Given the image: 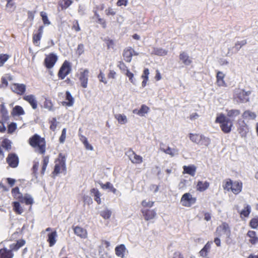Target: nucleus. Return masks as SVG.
Masks as SVG:
<instances>
[{"mask_svg":"<svg viewBox=\"0 0 258 258\" xmlns=\"http://www.w3.org/2000/svg\"><path fill=\"white\" fill-rule=\"evenodd\" d=\"M29 144L35 151L40 154L43 155L46 152V141L44 138L35 134L31 137L28 140Z\"/></svg>","mask_w":258,"mask_h":258,"instance_id":"nucleus-1","label":"nucleus"},{"mask_svg":"<svg viewBox=\"0 0 258 258\" xmlns=\"http://www.w3.org/2000/svg\"><path fill=\"white\" fill-rule=\"evenodd\" d=\"M222 187L225 190L238 195L242 191L243 183L240 180L233 181L230 178H227L223 181Z\"/></svg>","mask_w":258,"mask_h":258,"instance_id":"nucleus-2","label":"nucleus"},{"mask_svg":"<svg viewBox=\"0 0 258 258\" xmlns=\"http://www.w3.org/2000/svg\"><path fill=\"white\" fill-rule=\"evenodd\" d=\"M215 122L220 124L221 131L225 134L229 133L233 125V120L222 113L216 117Z\"/></svg>","mask_w":258,"mask_h":258,"instance_id":"nucleus-3","label":"nucleus"},{"mask_svg":"<svg viewBox=\"0 0 258 258\" xmlns=\"http://www.w3.org/2000/svg\"><path fill=\"white\" fill-rule=\"evenodd\" d=\"M66 155L63 153H59L54 162L55 166L52 172L54 175H57L62 172L66 171Z\"/></svg>","mask_w":258,"mask_h":258,"instance_id":"nucleus-4","label":"nucleus"},{"mask_svg":"<svg viewBox=\"0 0 258 258\" xmlns=\"http://www.w3.org/2000/svg\"><path fill=\"white\" fill-rule=\"evenodd\" d=\"M188 137L192 142L200 146L208 147L211 142L209 138L199 134L189 133Z\"/></svg>","mask_w":258,"mask_h":258,"instance_id":"nucleus-5","label":"nucleus"},{"mask_svg":"<svg viewBox=\"0 0 258 258\" xmlns=\"http://www.w3.org/2000/svg\"><path fill=\"white\" fill-rule=\"evenodd\" d=\"M250 94V91H245L243 89H236L234 92L233 98L238 103H245L249 101L248 96Z\"/></svg>","mask_w":258,"mask_h":258,"instance_id":"nucleus-6","label":"nucleus"},{"mask_svg":"<svg viewBox=\"0 0 258 258\" xmlns=\"http://www.w3.org/2000/svg\"><path fill=\"white\" fill-rule=\"evenodd\" d=\"M223 234L230 238L231 229L229 224L226 222H223L220 225L216 228L215 235L218 237H221Z\"/></svg>","mask_w":258,"mask_h":258,"instance_id":"nucleus-7","label":"nucleus"},{"mask_svg":"<svg viewBox=\"0 0 258 258\" xmlns=\"http://www.w3.org/2000/svg\"><path fill=\"white\" fill-rule=\"evenodd\" d=\"M197 202V198L192 197L189 192L184 194L180 199V203L185 207H190Z\"/></svg>","mask_w":258,"mask_h":258,"instance_id":"nucleus-8","label":"nucleus"},{"mask_svg":"<svg viewBox=\"0 0 258 258\" xmlns=\"http://www.w3.org/2000/svg\"><path fill=\"white\" fill-rule=\"evenodd\" d=\"M130 160L135 164H140L143 161V157L140 155H137L132 149H129L126 152Z\"/></svg>","mask_w":258,"mask_h":258,"instance_id":"nucleus-9","label":"nucleus"},{"mask_svg":"<svg viewBox=\"0 0 258 258\" xmlns=\"http://www.w3.org/2000/svg\"><path fill=\"white\" fill-rule=\"evenodd\" d=\"M44 26H40L38 30L34 31L32 35V42L33 44L36 46H40V41L42 38Z\"/></svg>","mask_w":258,"mask_h":258,"instance_id":"nucleus-10","label":"nucleus"},{"mask_svg":"<svg viewBox=\"0 0 258 258\" xmlns=\"http://www.w3.org/2000/svg\"><path fill=\"white\" fill-rule=\"evenodd\" d=\"M237 131L241 137H246L249 132V127L244 120L239 119L237 122Z\"/></svg>","mask_w":258,"mask_h":258,"instance_id":"nucleus-11","label":"nucleus"},{"mask_svg":"<svg viewBox=\"0 0 258 258\" xmlns=\"http://www.w3.org/2000/svg\"><path fill=\"white\" fill-rule=\"evenodd\" d=\"M6 161L11 167L14 168L18 166L19 159L16 153H11L8 154Z\"/></svg>","mask_w":258,"mask_h":258,"instance_id":"nucleus-12","label":"nucleus"},{"mask_svg":"<svg viewBox=\"0 0 258 258\" xmlns=\"http://www.w3.org/2000/svg\"><path fill=\"white\" fill-rule=\"evenodd\" d=\"M10 88L12 92L17 95H23L26 92V86L23 84L13 83Z\"/></svg>","mask_w":258,"mask_h":258,"instance_id":"nucleus-13","label":"nucleus"},{"mask_svg":"<svg viewBox=\"0 0 258 258\" xmlns=\"http://www.w3.org/2000/svg\"><path fill=\"white\" fill-rule=\"evenodd\" d=\"M142 215L146 221H149L154 219L157 215L155 209L142 208L141 210Z\"/></svg>","mask_w":258,"mask_h":258,"instance_id":"nucleus-14","label":"nucleus"},{"mask_svg":"<svg viewBox=\"0 0 258 258\" xmlns=\"http://www.w3.org/2000/svg\"><path fill=\"white\" fill-rule=\"evenodd\" d=\"M88 77L89 71L88 70H84L80 72L79 79L81 83V86L83 88L87 87Z\"/></svg>","mask_w":258,"mask_h":258,"instance_id":"nucleus-15","label":"nucleus"},{"mask_svg":"<svg viewBox=\"0 0 258 258\" xmlns=\"http://www.w3.org/2000/svg\"><path fill=\"white\" fill-rule=\"evenodd\" d=\"M72 228L75 235L82 239H86L88 236V232L86 229L79 226H73Z\"/></svg>","mask_w":258,"mask_h":258,"instance_id":"nucleus-16","label":"nucleus"},{"mask_svg":"<svg viewBox=\"0 0 258 258\" xmlns=\"http://www.w3.org/2000/svg\"><path fill=\"white\" fill-rule=\"evenodd\" d=\"M134 54L137 55V53L135 52L133 48L128 47L124 49L122 55L124 60L127 62H130Z\"/></svg>","mask_w":258,"mask_h":258,"instance_id":"nucleus-17","label":"nucleus"},{"mask_svg":"<svg viewBox=\"0 0 258 258\" xmlns=\"http://www.w3.org/2000/svg\"><path fill=\"white\" fill-rule=\"evenodd\" d=\"M26 244V241L23 239H20L17 240L16 243H13L10 245V249H8L9 251L11 252L12 254H14V252L18 251L21 247L23 246Z\"/></svg>","mask_w":258,"mask_h":258,"instance_id":"nucleus-18","label":"nucleus"},{"mask_svg":"<svg viewBox=\"0 0 258 258\" xmlns=\"http://www.w3.org/2000/svg\"><path fill=\"white\" fill-rule=\"evenodd\" d=\"M23 99L28 102L33 109H37L38 107V103L34 95L32 94L24 95L23 97Z\"/></svg>","mask_w":258,"mask_h":258,"instance_id":"nucleus-19","label":"nucleus"},{"mask_svg":"<svg viewBox=\"0 0 258 258\" xmlns=\"http://www.w3.org/2000/svg\"><path fill=\"white\" fill-rule=\"evenodd\" d=\"M71 66H61L58 73V77L63 79L71 72Z\"/></svg>","mask_w":258,"mask_h":258,"instance_id":"nucleus-20","label":"nucleus"},{"mask_svg":"<svg viewBox=\"0 0 258 258\" xmlns=\"http://www.w3.org/2000/svg\"><path fill=\"white\" fill-rule=\"evenodd\" d=\"M9 119L8 112L4 104L0 105V123H3Z\"/></svg>","mask_w":258,"mask_h":258,"instance_id":"nucleus-21","label":"nucleus"},{"mask_svg":"<svg viewBox=\"0 0 258 258\" xmlns=\"http://www.w3.org/2000/svg\"><path fill=\"white\" fill-rule=\"evenodd\" d=\"M57 237V234L56 230L52 231L48 234L47 241L48 242L50 247L53 246L55 244Z\"/></svg>","mask_w":258,"mask_h":258,"instance_id":"nucleus-22","label":"nucleus"},{"mask_svg":"<svg viewBox=\"0 0 258 258\" xmlns=\"http://www.w3.org/2000/svg\"><path fill=\"white\" fill-rule=\"evenodd\" d=\"M57 59L58 57L55 54L50 53L46 55L44 59L45 64H54Z\"/></svg>","mask_w":258,"mask_h":258,"instance_id":"nucleus-23","label":"nucleus"},{"mask_svg":"<svg viewBox=\"0 0 258 258\" xmlns=\"http://www.w3.org/2000/svg\"><path fill=\"white\" fill-rule=\"evenodd\" d=\"M209 186L210 183L207 181L204 182L198 181L196 185V190L200 192H203L207 189Z\"/></svg>","mask_w":258,"mask_h":258,"instance_id":"nucleus-24","label":"nucleus"},{"mask_svg":"<svg viewBox=\"0 0 258 258\" xmlns=\"http://www.w3.org/2000/svg\"><path fill=\"white\" fill-rule=\"evenodd\" d=\"M66 101H63L61 104L63 106H72L74 103V98L72 96L71 93L67 91L66 92Z\"/></svg>","mask_w":258,"mask_h":258,"instance_id":"nucleus-25","label":"nucleus"},{"mask_svg":"<svg viewBox=\"0 0 258 258\" xmlns=\"http://www.w3.org/2000/svg\"><path fill=\"white\" fill-rule=\"evenodd\" d=\"M256 116V113L250 110H245L242 114V118L246 120H255Z\"/></svg>","mask_w":258,"mask_h":258,"instance_id":"nucleus-26","label":"nucleus"},{"mask_svg":"<svg viewBox=\"0 0 258 258\" xmlns=\"http://www.w3.org/2000/svg\"><path fill=\"white\" fill-rule=\"evenodd\" d=\"M247 236L249 238V242L252 245H254L258 242V237L254 231L249 230L247 233Z\"/></svg>","mask_w":258,"mask_h":258,"instance_id":"nucleus-27","label":"nucleus"},{"mask_svg":"<svg viewBox=\"0 0 258 258\" xmlns=\"http://www.w3.org/2000/svg\"><path fill=\"white\" fill-rule=\"evenodd\" d=\"M183 173L188 174L191 176H195L197 170V167L194 165H190L188 166H184L183 167Z\"/></svg>","mask_w":258,"mask_h":258,"instance_id":"nucleus-28","label":"nucleus"},{"mask_svg":"<svg viewBox=\"0 0 258 258\" xmlns=\"http://www.w3.org/2000/svg\"><path fill=\"white\" fill-rule=\"evenodd\" d=\"M126 250L125 246L124 244H121L117 245L115 248V254L117 256L123 258L124 256V253Z\"/></svg>","mask_w":258,"mask_h":258,"instance_id":"nucleus-29","label":"nucleus"},{"mask_svg":"<svg viewBox=\"0 0 258 258\" xmlns=\"http://www.w3.org/2000/svg\"><path fill=\"white\" fill-rule=\"evenodd\" d=\"M90 193L94 196V200L97 202L98 205L101 204V200L100 197L101 193L97 188H93L90 190Z\"/></svg>","mask_w":258,"mask_h":258,"instance_id":"nucleus-30","label":"nucleus"},{"mask_svg":"<svg viewBox=\"0 0 258 258\" xmlns=\"http://www.w3.org/2000/svg\"><path fill=\"white\" fill-rule=\"evenodd\" d=\"M149 109H150L149 107L146 105L143 104L141 106V107L139 110L135 109L133 110V112L135 114H137L141 116H144L145 114L148 112Z\"/></svg>","mask_w":258,"mask_h":258,"instance_id":"nucleus-31","label":"nucleus"},{"mask_svg":"<svg viewBox=\"0 0 258 258\" xmlns=\"http://www.w3.org/2000/svg\"><path fill=\"white\" fill-rule=\"evenodd\" d=\"M14 256V254H12L7 248L0 249V258H13Z\"/></svg>","mask_w":258,"mask_h":258,"instance_id":"nucleus-32","label":"nucleus"},{"mask_svg":"<svg viewBox=\"0 0 258 258\" xmlns=\"http://www.w3.org/2000/svg\"><path fill=\"white\" fill-rule=\"evenodd\" d=\"M227 116L229 118L234 119L240 114V111L239 109H227Z\"/></svg>","mask_w":258,"mask_h":258,"instance_id":"nucleus-33","label":"nucleus"},{"mask_svg":"<svg viewBox=\"0 0 258 258\" xmlns=\"http://www.w3.org/2000/svg\"><path fill=\"white\" fill-rule=\"evenodd\" d=\"M213 242L212 241H208L204 246V247L200 251V254L201 256L206 257L208 255V253L211 248V244Z\"/></svg>","mask_w":258,"mask_h":258,"instance_id":"nucleus-34","label":"nucleus"},{"mask_svg":"<svg viewBox=\"0 0 258 258\" xmlns=\"http://www.w3.org/2000/svg\"><path fill=\"white\" fill-rule=\"evenodd\" d=\"M179 59L182 63L188 64L191 63V60L185 52H182L179 54Z\"/></svg>","mask_w":258,"mask_h":258,"instance_id":"nucleus-35","label":"nucleus"},{"mask_svg":"<svg viewBox=\"0 0 258 258\" xmlns=\"http://www.w3.org/2000/svg\"><path fill=\"white\" fill-rule=\"evenodd\" d=\"M225 77L224 74L221 72H218L217 73L216 78H217V83L218 86H225L226 84L225 81H224V78Z\"/></svg>","mask_w":258,"mask_h":258,"instance_id":"nucleus-36","label":"nucleus"},{"mask_svg":"<svg viewBox=\"0 0 258 258\" xmlns=\"http://www.w3.org/2000/svg\"><path fill=\"white\" fill-rule=\"evenodd\" d=\"M12 77L10 75H6L1 78L0 88H6L8 86V81L12 80Z\"/></svg>","mask_w":258,"mask_h":258,"instance_id":"nucleus-37","label":"nucleus"},{"mask_svg":"<svg viewBox=\"0 0 258 258\" xmlns=\"http://www.w3.org/2000/svg\"><path fill=\"white\" fill-rule=\"evenodd\" d=\"M14 211L17 214H21L23 212V209L21 206L19 202H14L13 203Z\"/></svg>","mask_w":258,"mask_h":258,"instance_id":"nucleus-38","label":"nucleus"},{"mask_svg":"<svg viewBox=\"0 0 258 258\" xmlns=\"http://www.w3.org/2000/svg\"><path fill=\"white\" fill-rule=\"evenodd\" d=\"M12 114L14 115H22L25 114V111L21 106L17 105L13 108Z\"/></svg>","mask_w":258,"mask_h":258,"instance_id":"nucleus-39","label":"nucleus"},{"mask_svg":"<svg viewBox=\"0 0 258 258\" xmlns=\"http://www.w3.org/2000/svg\"><path fill=\"white\" fill-rule=\"evenodd\" d=\"M100 185L102 189L108 188L113 194H115L116 192V189L115 188L113 187V185L109 182H107L105 184H103L102 183H100Z\"/></svg>","mask_w":258,"mask_h":258,"instance_id":"nucleus-40","label":"nucleus"},{"mask_svg":"<svg viewBox=\"0 0 258 258\" xmlns=\"http://www.w3.org/2000/svg\"><path fill=\"white\" fill-rule=\"evenodd\" d=\"M12 143L10 140L5 138L3 140L2 142V146L3 148L5 149L6 150L9 151L12 148L11 146Z\"/></svg>","mask_w":258,"mask_h":258,"instance_id":"nucleus-41","label":"nucleus"},{"mask_svg":"<svg viewBox=\"0 0 258 258\" xmlns=\"http://www.w3.org/2000/svg\"><path fill=\"white\" fill-rule=\"evenodd\" d=\"M49 163V156H44L42 161V166L41 168V174L43 175L45 172L47 166Z\"/></svg>","mask_w":258,"mask_h":258,"instance_id":"nucleus-42","label":"nucleus"},{"mask_svg":"<svg viewBox=\"0 0 258 258\" xmlns=\"http://www.w3.org/2000/svg\"><path fill=\"white\" fill-rule=\"evenodd\" d=\"M251 212L250 206L246 205V207L240 212V217H247Z\"/></svg>","mask_w":258,"mask_h":258,"instance_id":"nucleus-43","label":"nucleus"},{"mask_svg":"<svg viewBox=\"0 0 258 258\" xmlns=\"http://www.w3.org/2000/svg\"><path fill=\"white\" fill-rule=\"evenodd\" d=\"M115 118L120 124H125L127 122L126 116L124 114H117L115 115Z\"/></svg>","mask_w":258,"mask_h":258,"instance_id":"nucleus-44","label":"nucleus"},{"mask_svg":"<svg viewBox=\"0 0 258 258\" xmlns=\"http://www.w3.org/2000/svg\"><path fill=\"white\" fill-rule=\"evenodd\" d=\"M44 107L49 111H52L53 110V104L52 101L49 99H45L44 102Z\"/></svg>","mask_w":258,"mask_h":258,"instance_id":"nucleus-45","label":"nucleus"},{"mask_svg":"<svg viewBox=\"0 0 258 258\" xmlns=\"http://www.w3.org/2000/svg\"><path fill=\"white\" fill-rule=\"evenodd\" d=\"M154 205V202L149 200L147 201L146 200H144L141 202V205L143 208L145 209H150L153 207Z\"/></svg>","mask_w":258,"mask_h":258,"instance_id":"nucleus-46","label":"nucleus"},{"mask_svg":"<svg viewBox=\"0 0 258 258\" xmlns=\"http://www.w3.org/2000/svg\"><path fill=\"white\" fill-rule=\"evenodd\" d=\"M112 212L109 209H105L101 211L100 216L104 219H109L111 216Z\"/></svg>","mask_w":258,"mask_h":258,"instance_id":"nucleus-47","label":"nucleus"},{"mask_svg":"<svg viewBox=\"0 0 258 258\" xmlns=\"http://www.w3.org/2000/svg\"><path fill=\"white\" fill-rule=\"evenodd\" d=\"M49 123L50 124V130L53 132L55 131L58 124L56 118L55 117H53L51 120H49Z\"/></svg>","mask_w":258,"mask_h":258,"instance_id":"nucleus-48","label":"nucleus"},{"mask_svg":"<svg viewBox=\"0 0 258 258\" xmlns=\"http://www.w3.org/2000/svg\"><path fill=\"white\" fill-rule=\"evenodd\" d=\"M153 53L157 55L164 56L167 54V51L161 48H154Z\"/></svg>","mask_w":258,"mask_h":258,"instance_id":"nucleus-49","label":"nucleus"},{"mask_svg":"<svg viewBox=\"0 0 258 258\" xmlns=\"http://www.w3.org/2000/svg\"><path fill=\"white\" fill-rule=\"evenodd\" d=\"M160 150L166 154L170 155L172 157L174 156L175 155V150L174 149H171L169 147H167L166 149L161 147Z\"/></svg>","mask_w":258,"mask_h":258,"instance_id":"nucleus-50","label":"nucleus"},{"mask_svg":"<svg viewBox=\"0 0 258 258\" xmlns=\"http://www.w3.org/2000/svg\"><path fill=\"white\" fill-rule=\"evenodd\" d=\"M40 16L42 18V20L44 25H49L50 24V22L48 20L47 14L44 12H41L40 13Z\"/></svg>","mask_w":258,"mask_h":258,"instance_id":"nucleus-51","label":"nucleus"},{"mask_svg":"<svg viewBox=\"0 0 258 258\" xmlns=\"http://www.w3.org/2000/svg\"><path fill=\"white\" fill-rule=\"evenodd\" d=\"M72 3L73 1L72 0H63L61 3L59 4V5L60 6L61 9L63 10L68 8L72 5Z\"/></svg>","mask_w":258,"mask_h":258,"instance_id":"nucleus-52","label":"nucleus"},{"mask_svg":"<svg viewBox=\"0 0 258 258\" xmlns=\"http://www.w3.org/2000/svg\"><path fill=\"white\" fill-rule=\"evenodd\" d=\"M249 226L253 229L258 227V217L252 218L249 222Z\"/></svg>","mask_w":258,"mask_h":258,"instance_id":"nucleus-53","label":"nucleus"},{"mask_svg":"<svg viewBox=\"0 0 258 258\" xmlns=\"http://www.w3.org/2000/svg\"><path fill=\"white\" fill-rule=\"evenodd\" d=\"M12 194L14 198L17 199V197L20 196L22 194L20 192L19 188L17 186L12 189Z\"/></svg>","mask_w":258,"mask_h":258,"instance_id":"nucleus-54","label":"nucleus"},{"mask_svg":"<svg viewBox=\"0 0 258 258\" xmlns=\"http://www.w3.org/2000/svg\"><path fill=\"white\" fill-rule=\"evenodd\" d=\"M67 129L64 128L62 129L61 134L59 138V142L60 143H63L66 138Z\"/></svg>","mask_w":258,"mask_h":258,"instance_id":"nucleus-55","label":"nucleus"},{"mask_svg":"<svg viewBox=\"0 0 258 258\" xmlns=\"http://www.w3.org/2000/svg\"><path fill=\"white\" fill-rule=\"evenodd\" d=\"M84 52V46L83 44H79L76 50V53L78 55H81Z\"/></svg>","mask_w":258,"mask_h":258,"instance_id":"nucleus-56","label":"nucleus"},{"mask_svg":"<svg viewBox=\"0 0 258 258\" xmlns=\"http://www.w3.org/2000/svg\"><path fill=\"white\" fill-rule=\"evenodd\" d=\"M10 56L7 54H0V64H3L9 58Z\"/></svg>","mask_w":258,"mask_h":258,"instance_id":"nucleus-57","label":"nucleus"},{"mask_svg":"<svg viewBox=\"0 0 258 258\" xmlns=\"http://www.w3.org/2000/svg\"><path fill=\"white\" fill-rule=\"evenodd\" d=\"M72 29L74 30L76 32H79L81 30V28L77 20H75L73 22Z\"/></svg>","mask_w":258,"mask_h":258,"instance_id":"nucleus-58","label":"nucleus"},{"mask_svg":"<svg viewBox=\"0 0 258 258\" xmlns=\"http://www.w3.org/2000/svg\"><path fill=\"white\" fill-rule=\"evenodd\" d=\"M17 128V125L15 123L12 122L8 126V131L9 133H13Z\"/></svg>","mask_w":258,"mask_h":258,"instance_id":"nucleus-59","label":"nucleus"},{"mask_svg":"<svg viewBox=\"0 0 258 258\" xmlns=\"http://www.w3.org/2000/svg\"><path fill=\"white\" fill-rule=\"evenodd\" d=\"M105 14L106 16H114L116 14V12L114 11V9H113L111 8H108V9H106L105 11Z\"/></svg>","mask_w":258,"mask_h":258,"instance_id":"nucleus-60","label":"nucleus"},{"mask_svg":"<svg viewBox=\"0 0 258 258\" xmlns=\"http://www.w3.org/2000/svg\"><path fill=\"white\" fill-rule=\"evenodd\" d=\"M98 78H99V81L100 82H103L105 84H107V80H106V78H105L104 75L103 74V73L102 72H100L98 76Z\"/></svg>","mask_w":258,"mask_h":258,"instance_id":"nucleus-61","label":"nucleus"},{"mask_svg":"<svg viewBox=\"0 0 258 258\" xmlns=\"http://www.w3.org/2000/svg\"><path fill=\"white\" fill-rule=\"evenodd\" d=\"M106 44L108 49L110 48H113L114 45V41L111 39L106 40Z\"/></svg>","mask_w":258,"mask_h":258,"instance_id":"nucleus-62","label":"nucleus"},{"mask_svg":"<svg viewBox=\"0 0 258 258\" xmlns=\"http://www.w3.org/2000/svg\"><path fill=\"white\" fill-rule=\"evenodd\" d=\"M39 164L38 162H34L33 163V165L32 167V171L33 173L34 174H36L37 173V171L39 168Z\"/></svg>","mask_w":258,"mask_h":258,"instance_id":"nucleus-63","label":"nucleus"},{"mask_svg":"<svg viewBox=\"0 0 258 258\" xmlns=\"http://www.w3.org/2000/svg\"><path fill=\"white\" fill-rule=\"evenodd\" d=\"M172 258H184V257L180 251H176L173 253Z\"/></svg>","mask_w":258,"mask_h":258,"instance_id":"nucleus-64","label":"nucleus"}]
</instances>
